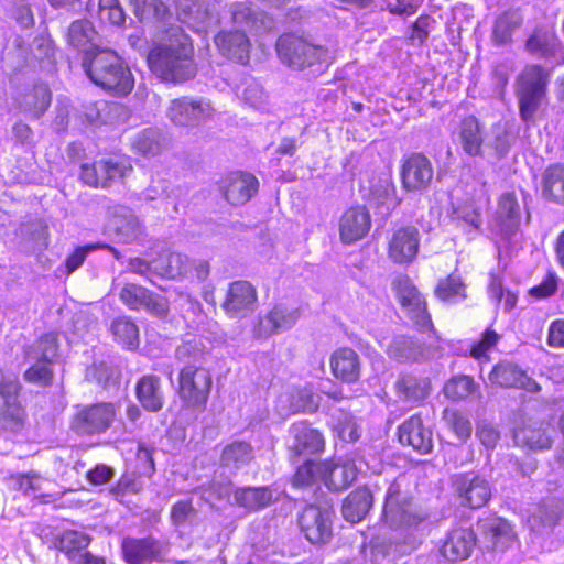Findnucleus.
<instances>
[{"mask_svg": "<svg viewBox=\"0 0 564 564\" xmlns=\"http://www.w3.org/2000/svg\"><path fill=\"white\" fill-rule=\"evenodd\" d=\"M429 514L415 505L405 476H399L389 486L382 510L384 524L395 532V552H411L425 534Z\"/></svg>", "mask_w": 564, "mask_h": 564, "instance_id": "obj_1", "label": "nucleus"}, {"mask_svg": "<svg viewBox=\"0 0 564 564\" xmlns=\"http://www.w3.org/2000/svg\"><path fill=\"white\" fill-rule=\"evenodd\" d=\"M166 33V40L148 54L150 69L169 83L178 84L194 78L197 65L192 40L180 26H172Z\"/></svg>", "mask_w": 564, "mask_h": 564, "instance_id": "obj_2", "label": "nucleus"}, {"mask_svg": "<svg viewBox=\"0 0 564 564\" xmlns=\"http://www.w3.org/2000/svg\"><path fill=\"white\" fill-rule=\"evenodd\" d=\"M89 79L115 96H127L134 87V78L123 59L112 50L101 48L86 53L82 62Z\"/></svg>", "mask_w": 564, "mask_h": 564, "instance_id": "obj_3", "label": "nucleus"}, {"mask_svg": "<svg viewBox=\"0 0 564 564\" xmlns=\"http://www.w3.org/2000/svg\"><path fill=\"white\" fill-rule=\"evenodd\" d=\"M230 11L235 25L241 30L218 33L215 36V44L224 56L245 65L250 57V42L245 32L259 30V14L246 2L234 3Z\"/></svg>", "mask_w": 564, "mask_h": 564, "instance_id": "obj_4", "label": "nucleus"}, {"mask_svg": "<svg viewBox=\"0 0 564 564\" xmlns=\"http://www.w3.org/2000/svg\"><path fill=\"white\" fill-rule=\"evenodd\" d=\"M547 83L549 74L538 65L527 66L517 78L519 113L528 126L534 122L535 113L545 99Z\"/></svg>", "mask_w": 564, "mask_h": 564, "instance_id": "obj_5", "label": "nucleus"}, {"mask_svg": "<svg viewBox=\"0 0 564 564\" xmlns=\"http://www.w3.org/2000/svg\"><path fill=\"white\" fill-rule=\"evenodd\" d=\"M276 52L281 62L294 69L317 65L316 70L321 72L329 64L327 50L293 34H284L278 39Z\"/></svg>", "mask_w": 564, "mask_h": 564, "instance_id": "obj_6", "label": "nucleus"}, {"mask_svg": "<svg viewBox=\"0 0 564 564\" xmlns=\"http://www.w3.org/2000/svg\"><path fill=\"white\" fill-rule=\"evenodd\" d=\"M379 474L381 471L380 463L366 462L358 454H349L338 458L337 462H323L321 465V481L329 490L339 491L350 486L359 474Z\"/></svg>", "mask_w": 564, "mask_h": 564, "instance_id": "obj_7", "label": "nucleus"}, {"mask_svg": "<svg viewBox=\"0 0 564 564\" xmlns=\"http://www.w3.org/2000/svg\"><path fill=\"white\" fill-rule=\"evenodd\" d=\"M393 289L401 305L402 313L421 333L429 338L435 335L432 319L426 308V301L406 275L393 281Z\"/></svg>", "mask_w": 564, "mask_h": 564, "instance_id": "obj_8", "label": "nucleus"}, {"mask_svg": "<svg viewBox=\"0 0 564 564\" xmlns=\"http://www.w3.org/2000/svg\"><path fill=\"white\" fill-rule=\"evenodd\" d=\"M213 379L210 372L203 367L186 366L178 376L177 393L184 406L203 411L206 406Z\"/></svg>", "mask_w": 564, "mask_h": 564, "instance_id": "obj_9", "label": "nucleus"}, {"mask_svg": "<svg viewBox=\"0 0 564 564\" xmlns=\"http://www.w3.org/2000/svg\"><path fill=\"white\" fill-rule=\"evenodd\" d=\"M522 220V205L514 192L503 193L496 210V226L501 239L498 242V254L501 258L510 245L518 241L519 228Z\"/></svg>", "mask_w": 564, "mask_h": 564, "instance_id": "obj_10", "label": "nucleus"}, {"mask_svg": "<svg viewBox=\"0 0 564 564\" xmlns=\"http://www.w3.org/2000/svg\"><path fill=\"white\" fill-rule=\"evenodd\" d=\"M117 417V408L111 402H100L82 408L73 420V429L80 435L105 433Z\"/></svg>", "mask_w": 564, "mask_h": 564, "instance_id": "obj_11", "label": "nucleus"}, {"mask_svg": "<svg viewBox=\"0 0 564 564\" xmlns=\"http://www.w3.org/2000/svg\"><path fill=\"white\" fill-rule=\"evenodd\" d=\"M334 510L332 507L310 505L299 517V525L312 544H326L333 535Z\"/></svg>", "mask_w": 564, "mask_h": 564, "instance_id": "obj_12", "label": "nucleus"}, {"mask_svg": "<svg viewBox=\"0 0 564 564\" xmlns=\"http://www.w3.org/2000/svg\"><path fill=\"white\" fill-rule=\"evenodd\" d=\"M215 113L212 104L204 98L182 97L171 101L166 116L175 126L195 127Z\"/></svg>", "mask_w": 564, "mask_h": 564, "instance_id": "obj_13", "label": "nucleus"}, {"mask_svg": "<svg viewBox=\"0 0 564 564\" xmlns=\"http://www.w3.org/2000/svg\"><path fill=\"white\" fill-rule=\"evenodd\" d=\"M321 394L314 391L312 384L286 387L278 397L276 410L280 415L289 416L299 412L314 413L321 405Z\"/></svg>", "mask_w": 564, "mask_h": 564, "instance_id": "obj_14", "label": "nucleus"}, {"mask_svg": "<svg viewBox=\"0 0 564 564\" xmlns=\"http://www.w3.org/2000/svg\"><path fill=\"white\" fill-rule=\"evenodd\" d=\"M434 171L431 161L421 153L404 156L401 165V182L409 192L426 189L433 178Z\"/></svg>", "mask_w": 564, "mask_h": 564, "instance_id": "obj_15", "label": "nucleus"}, {"mask_svg": "<svg viewBox=\"0 0 564 564\" xmlns=\"http://www.w3.org/2000/svg\"><path fill=\"white\" fill-rule=\"evenodd\" d=\"M420 241L421 235L416 227H400L389 239L388 256L395 263H411L419 252Z\"/></svg>", "mask_w": 564, "mask_h": 564, "instance_id": "obj_16", "label": "nucleus"}, {"mask_svg": "<svg viewBox=\"0 0 564 564\" xmlns=\"http://www.w3.org/2000/svg\"><path fill=\"white\" fill-rule=\"evenodd\" d=\"M119 297L130 310H144L158 317H163L167 313V305L163 299L134 283L122 286Z\"/></svg>", "mask_w": 564, "mask_h": 564, "instance_id": "obj_17", "label": "nucleus"}, {"mask_svg": "<svg viewBox=\"0 0 564 564\" xmlns=\"http://www.w3.org/2000/svg\"><path fill=\"white\" fill-rule=\"evenodd\" d=\"M257 293L247 281L232 282L228 289L223 308L232 318H241L251 313L256 307Z\"/></svg>", "mask_w": 564, "mask_h": 564, "instance_id": "obj_18", "label": "nucleus"}, {"mask_svg": "<svg viewBox=\"0 0 564 564\" xmlns=\"http://www.w3.org/2000/svg\"><path fill=\"white\" fill-rule=\"evenodd\" d=\"M129 169L113 159L100 160L93 164H83L82 181L93 187H106L110 181L126 176Z\"/></svg>", "mask_w": 564, "mask_h": 564, "instance_id": "obj_19", "label": "nucleus"}, {"mask_svg": "<svg viewBox=\"0 0 564 564\" xmlns=\"http://www.w3.org/2000/svg\"><path fill=\"white\" fill-rule=\"evenodd\" d=\"M290 435L292 441L289 449L294 456L319 454L324 449L325 441L322 433L312 429L305 421L293 423Z\"/></svg>", "mask_w": 564, "mask_h": 564, "instance_id": "obj_20", "label": "nucleus"}, {"mask_svg": "<svg viewBox=\"0 0 564 564\" xmlns=\"http://www.w3.org/2000/svg\"><path fill=\"white\" fill-rule=\"evenodd\" d=\"M491 384L502 388H519L531 393L541 390L540 384L530 378L525 371L511 362H500L489 373Z\"/></svg>", "mask_w": 564, "mask_h": 564, "instance_id": "obj_21", "label": "nucleus"}, {"mask_svg": "<svg viewBox=\"0 0 564 564\" xmlns=\"http://www.w3.org/2000/svg\"><path fill=\"white\" fill-rule=\"evenodd\" d=\"M106 231L113 234L117 241L130 243L142 236L143 227L131 209L118 206L106 226Z\"/></svg>", "mask_w": 564, "mask_h": 564, "instance_id": "obj_22", "label": "nucleus"}, {"mask_svg": "<svg viewBox=\"0 0 564 564\" xmlns=\"http://www.w3.org/2000/svg\"><path fill=\"white\" fill-rule=\"evenodd\" d=\"M462 503L470 508L485 506L491 496L489 484L478 476L460 475L455 480Z\"/></svg>", "mask_w": 564, "mask_h": 564, "instance_id": "obj_23", "label": "nucleus"}, {"mask_svg": "<svg viewBox=\"0 0 564 564\" xmlns=\"http://www.w3.org/2000/svg\"><path fill=\"white\" fill-rule=\"evenodd\" d=\"M299 317L297 310L290 308L284 304H276L263 317L254 330L257 337H269L272 334L284 332L291 328Z\"/></svg>", "mask_w": 564, "mask_h": 564, "instance_id": "obj_24", "label": "nucleus"}, {"mask_svg": "<svg viewBox=\"0 0 564 564\" xmlns=\"http://www.w3.org/2000/svg\"><path fill=\"white\" fill-rule=\"evenodd\" d=\"M399 440L420 454H427L433 447L432 431L423 425L420 415H412L400 425Z\"/></svg>", "mask_w": 564, "mask_h": 564, "instance_id": "obj_25", "label": "nucleus"}, {"mask_svg": "<svg viewBox=\"0 0 564 564\" xmlns=\"http://www.w3.org/2000/svg\"><path fill=\"white\" fill-rule=\"evenodd\" d=\"M122 552L128 564H144L161 560L163 556L162 544L152 539H124Z\"/></svg>", "mask_w": 564, "mask_h": 564, "instance_id": "obj_26", "label": "nucleus"}, {"mask_svg": "<svg viewBox=\"0 0 564 564\" xmlns=\"http://www.w3.org/2000/svg\"><path fill=\"white\" fill-rule=\"evenodd\" d=\"M476 545V535L470 529L455 528L451 530L441 549L448 561H463L470 556Z\"/></svg>", "mask_w": 564, "mask_h": 564, "instance_id": "obj_27", "label": "nucleus"}, {"mask_svg": "<svg viewBox=\"0 0 564 564\" xmlns=\"http://www.w3.org/2000/svg\"><path fill=\"white\" fill-rule=\"evenodd\" d=\"M370 228V216L365 207L356 206L347 209L339 224L340 239L344 243H352L361 239Z\"/></svg>", "mask_w": 564, "mask_h": 564, "instance_id": "obj_28", "label": "nucleus"}, {"mask_svg": "<svg viewBox=\"0 0 564 564\" xmlns=\"http://www.w3.org/2000/svg\"><path fill=\"white\" fill-rule=\"evenodd\" d=\"M454 135V140L467 155L480 156L482 154L484 129L476 117L464 118Z\"/></svg>", "mask_w": 564, "mask_h": 564, "instance_id": "obj_29", "label": "nucleus"}, {"mask_svg": "<svg viewBox=\"0 0 564 564\" xmlns=\"http://www.w3.org/2000/svg\"><path fill=\"white\" fill-rule=\"evenodd\" d=\"M258 186L259 182L252 174L236 172L229 176L224 196L231 205L245 204L257 193Z\"/></svg>", "mask_w": 564, "mask_h": 564, "instance_id": "obj_30", "label": "nucleus"}, {"mask_svg": "<svg viewBox=\"0 0 564 564\" xmlns=\"http://www.w3.org/2000/svg\"><path fill=\"white\" fill-rule=\"evenodd\" d=\"M333 375L344 382H356L360 376L359 358L350 348H339L330 357Z\"/></svg>", "mask_w": 564, "mask_h": 564, "instance_id": "obj_31", "label": "nucleus"}, {"mask_svg": "<svg viewBox=\"0 0 564 564\" xmlns=\"http://www.w3.org/2000/svg\"><path fill=\"white\" fill-rule=\"evenodd\" d=\"M135 394L144 410L159 412L164 404L161 380L158 376L145 375L137 383Z\"/></svg>", "mask_w": 564, "mask_h": 564, "instance_id": "obj_32", "label": "nucleus"}, {"mask_svg": "<svg viewBox=\"0 0 564 564\" xmlns=\"http://www.w3.org/2000/svg\"><path fill=\"white\" fill-rule=\"evenodd\" d=\"M97 32L93 23L88 20L74 21L67 33V41L70 46L77 48L86 56V53H95L97 50H101L97 43Z\"/></svg>", "mask_w": 564, "mask_h": 564, "instance_id": "obj_33", "label": "nucleus"}, {"mask_svg": "<svg viewBox=\"0 0 564 564\" xmlns=\"http://www.w3.org/2000/svg\"><path fill=\"white\" fill-rule=\"evenodd\" d=\"M480 530L491 542L494 549L505 550L514 539V532L506 520L499 517H491L478 522Z\"/></svg>", "mask_w": 564, "mask_h": 564, "instance_id": "obj_34", "label": "nucleus"}, {"mask_svg": "<svg viewBox=\"0 0 564 564\" xmlns=\"http://www.w3.org/2000/svg\"><path fill=\"white\" fill-rule=\"evenodd\" d=\"M20 384L17 382L14 389L4 393L0 403V422L4 429L17 431L23 425L25 412L18 400Z\"/></svg>", "mask_w": 564, "mask_h": 564, "instance_id": "obj_35", "label": "nucleus"}, {"mask_svg": "<svg viewBox=\"0 0 564 564\" xmlns=\"http://www.w3.org/2000/svg\"><path fill=\"white\" fill-rule=\"evenodd\" d=\"M52 94L46 84H37L18 100L19 108L32 118H40L50 107Z\"/></svg>", "mask_w": 564, "mask_h": 564, "instance_id": "obj_36", "label": "nucleus"}, {"mask_svg": "<svg viewBox=\"0 0 564 564\" xmlns=\"http://www.w3.org/2000/svg\"><path fill=\"white\" fill-rule=\"evenodd\" d=\"M378 341L389 357L398 361L416 360L422 355V346L411 337L398 335L392 338L383 337Z\"/></svg>", "mask_w": 564, "mask_h": 564, "instance_id": "obj_37", "label": "nucleus"}, {"mask_svg": "<svg viewBox=\"0 0 564 564\" xmlns=\"http://www.w3.org/2000/svg\"><path fill=\"white\" fill-rule=\"evenodd\" d=\"M395 390L400 401L414 405L427 397L430 382L426 378L404 375L397 381Z\"/></svg>", "mask_w": 564, "mask_h": 564, "instance_id": "obj_38", "label": "nucleus"}, {"mask_svg": "<svg viewBox=\"0 0 564 564\" xmlns=\"http://www.w3.org/2000/svg\"><path fill=\"white\" fill-rule=\"evenodd\" d=\"M372 505V495L366 487L357 488L343 502L341 512L345 520L357 523L368 513Z\"/></svg>", "mask_w": 564, "mask_h": 564, "instance_id": "obj_39", "label": "nucleus"}, {"mask_svg": "<svg viewBox=\"0 0 564 564\" xmlns=\"http://www.w3.org/2000/svg\"><path fill=\"white\" fill-rule=\"evenodd\" d=\"M234 503L248 511L262 509L273 500L272 490L269 487L238 488L232 494Z\"/></svg>", "mask_w": 564, "mask_h": 564, "instance_id": "obj_40", "label": "nucleus"}, {"mask_svg": "<svg viewBox=\"0 0 564 564\" xmlns=\"http://www.w3.org/2000/svg\"><path fill=\"white\" fill-rule=\"evenodd\" d=\"M134 15L144 23H165L171 17L163 0H127Z\"/></svg>", "mask_w": 564, "mask_h": 564, "instance_id": "obj_41", "label": "nucleus"}, {"mask_svg": "<svg viewBox=\"0 0 564 564\" xmlns=\"http://www.w3.org/2000/svg\"><path fill=\"white\" fill-rule=\"evenodd\" d=\"M542 194L546 199L564 205V165L549 166L542 176Z\"/></svg>", "mask_w": 564, "mask_h": 564, "instance_id": "obj_42", "label": "nucleus"}, {"mask_svg": "<svg viewBox=\"0 0 564 564\" xmlns=\"http://www.w3.org/2000/svg\"><path fill=\"white\" fill-rule=\"evenodd\" d=\"M110 330L115 341L123 348L129 350L138 348L140 343L139 328L132 319L128 317H118L111 323Z\"/></svg>", "mask_w": 564, "mask_h": 564, "instance_id": "obj_43", "label": "nucleus"}, {"mask_svg": "<svg viewBox=\"0 0 564 564\" xmlns=\"http://www.w3.org/2000/svg\"><path fill=\"white\" fill-rule=\"evenodd\" d=\"M253 457L252 447L243 441H234L226 445L221 453V464L229 469H239Z\"/></svg>", "mask_w": 564, "mask_h": 564, "instance_id": "obj_44", "label": "nucleus"}, {"mask_svg": "<svg viewBox=\"0 0 564 564\" xmlns=\"http://www.w3.org/2000/svg\"><path fill=\"white\" fill-rule=\"evenodd\" d=\"M192 269L189 259L178 252L170 253L164 260L155 264V273L166 279H177L186 275Z\"/></svg>", "mask_w": 564, "mask_h": 564, "instance_id": "obj_45", "label": "nucleus"}, {"mask_svg": "<svg viewBox=\"0 0 564 564\" xmlns=\"http://www.w3.org/2000/svg\"><path fill=\"white\" fill-rule=\"evenodd\" d=\"M235 91L246 105L252 108L261 109L265 105L267 95L258 80L251 76H245Z\"/></svg>", "mask_w": 564, "mask_h": 564, "instance_id": "obj_46", "label": "nucleus"}, {"mask_svg": "<svg viewBox=\"0 0 564 564\" xmlns=\"http://www.w3.org/2000/svg\"><path fill=\"white\" fill-rule=\"evenodd\" d=\"M522 23V17L517 10L503 12L495 22L492 37L497 44H506L511 40L512 33Z\"/></svg>", "mask_w": 564, "mask_h": 564, "instance_id": "obj_47", "label": "nucleus"}, {"mask_svg": "<svg viewBox=\"0 0 564 564\" xmlns=\"http://www.w3.org/2000/svg\"><path fill=\"white\" fill-rule=\"evenodd\" d=\"M513 438L517 445L530 449H546L552 443L550 435L543 429H518L514 431Z\"/></svg>", "mask_w": 564, "mask_h": 564, "instance_id": "obj_48", "label": "nucleus"}, {"mask_svg": "<svg viewBox=\"0 0 564 564\" xmlns=\"http://www.w3.org/2000/svg\"><path fill=\"white\" fill-rule=\"evenodd\" d=\"M556 42L557 39L552 32L538 30L528 39L525 47L531 54L545 57L553 54Z\"/></svg>", "mask_w": 564, "mask_h": 564, "instance_id": "obj_49", "label": "nucleus"}, {"mask_svg": "<svg viewBox=\"0 0 564 564\" xmlns=\"http://www.w3.org/2000/svg\"><path fill=\"white\" fill-rule=\"evenodd\" d=\"M90 543V538L79 531L68 530L64 531L55 542V546L61 551L72 556L74 552L86 549Z\"/></svg>", "mask_w": 564, "mask_h": 564, "instance_id": "obj_50", "label": "nucleus"}, {"mask_svg": "<svg viewBox=\"0 0 564 564\" xmlns=\"http://www.w3.org/2000/svg\"><path fill=\"white\" fill-rule=\"evenodd\" d=\"M25 355L26 359L42 358L52 362L57 355L56 335L53 333L45 334L26 349Z\"/></svg>", "mask_w": 564, "mask_h": 564, "instance_id": "obj_51", "label": "nucleus"}, {"mask_svg": "<svg viewBox=\"0 0 564 564\" xmlns=\"http://www.w3.org/2000/svg\"><path fill=\"white\" fill-rule=\"evenodd\" d=\"M488 294L492 301L502 303L503 310L506 312H510L516 306L518 301L517 293L510 290H505L501 279L494 273L490 274Z\"/></svg>", "mask_w": 564, "mask_h": 564, "instance_id": "obj_52", "label": "nucleus"}, {"mask_svg": "<svg viewBox=\"0 0 564 564\" xmlns=\"http://www.w3.org/2000/svg\"><path fill=\"white\" fill-rule=\"evenodd\" d=\"M476 386L471 377L457 376L448 380L444 387V394L452 400L465 399L475 392Z\"/></svg>", "mask_w": 564, "mask_h": 564, "instance_id": "obj_53", "label": "nucleus"}, {"mask_svg": "<svg viewBox=\"0 0 564 564\" xmlns=\"http://www.w3.org/2000/svg\"><path fill=\"white\" fill-rule=\"evenodd\" d=\"M435 293L443 301L455 302L465 297V285L459 276L451 274L438 282Z\"/></svg>", "mask_w": 564, "mask_h": 564, "instance_id": "obj_54", "label": "nucleus"}, {"mask_svg": "<svg viewBox=\"0 0 564 564\" xmlns=\"http://www.w3.org/2000/svg\"><path fill=\"white\" fill-rule=\"evenodd\" d=\"M28 360L34 361V364L24 372V379L30 383L43 387L50 384L53 377L51 369L52 362L42 358H32Z\"/></svg>", "mask_w": 564, "mask_h": 564, "instance_id": "obj_55", "label": "nucleus"}, {"mask_svg": "<svg viewBox=\"0 0 564 564\" xmlns=\"http://www.w3.org/2000/svg\"><path fill=\"white\" fill-rule=\"evenodd\" d=\"M132 147L135 152L144 155H155L160 151L159 133L154 129H145L139 132L133 141Z\"/></svg>", "mask_w": 564, "mask_h": 564, "instance_id": "obj_56", "label": "nucleus"}, {"mask_svg": "<svg viewBox=\"0 0 564 564\" xmlns=\"http://www.w3.org/2000/svg\"><path fill=\"white\" fill-rule=\"evenodd\" d=\"M373 200L381 205L386 212L395 208L400 200L395 197V187L389 177L381 178L372 191Z\"/></svg>", "mask_w": 564, "mask_h": 564, "instance_id": "obj_57", "label": "nucleus"}, {"mask_svg": "<svg viewBox=\"0 0 564 564\" xmlns=\"http://www.w3.org/2000/svg\"><path fill=\"white\" fill-rule=\"evenodd\" d=\"M101 248H107L110 250L111 253H113V256L116 258H118V251L112 248V247H109L107 245H101V243H90V245H86V246H83V247H78L72 254H69L65 261V274L66 275H69L72 274L74 271H76L84 262V260L86 259L87 254L94 250H97V249H101Z\"/></svg>", "mask_w": 564, "mask_h": 564, "instance_id": "obj_58", "label": "nucleus"}, {"mask_svg": "<svg viewBox=\"0 0 564 564\" xmlns=\"http://www.w3.org/2000/svg\"><path fill=\"white\" fill-rule=\"evenodd\" d=\"M178 306L182 310L183 317L194 326H198L204 322L205 315L202 305L193 299L188 293H181L178 296Z\"/></svg>", "mask_w": 564, "mask_h": 564, "instance_id": "obj_59", "label": "nucleus"}, {"mask_svg": "<svg viewBox=\"0 0 564 564\" xmlns=\"http://www.w3.org/2000/svg\"><path fill=\"white\" fill-rule=\"evenodd\" d=\"M444 420L459 440H466L471 434L470 421L456 410L444 411Z\"/></svg>", "mask_w": 564, "mask_h": 564, "instance_id": "obj_60", "label": "nucleus"}, {"mask_svg": "<svg viewBox=\"0 0 564 564\" xmlns=\"http://www.w3.org/2000/svg\"><path fill=\"white\" fill-rule=\"evenodd\" d=\"M323 462L306 460L297 467L294 475V484L296 486H306L321 480V465Z\"/></svg>", "mask_w": 564, "mask_h": 564, "instance_id": "obj_61", "label": "nucleus"}, {"mask_svg": "<svg viewBox=\"0 0 564 564\" xmlns=\"http://www.w3.org/2000/svg\"><path fill=\"white\" fill-rule=\"evenodd\" d=\"M180 20L187 24L191 29L195 30L196 32H207L210 25L209 13L207 12V10L200 11L199 8L196 9L195 14L192 8H189L188 11L183 9L182 13L180 14Z\"/></svg>", "mask_w": 564, "mask_h": 564, "instance_id": "obj_62", "label": "nucleus"}, {"mask_svg": "<svg viewBox=\"0 0 564 564\" xmlns=\"http://www.w3.org/2000/svg\"><path fill=\"white\" fill-rule=\"evenodd\" d=\"M334 427L338 436L345 442H355L360 436L355 417L348 413H340V417H338Z\"/></svg>", "mask_w": 564, "mask_h": 564, "instance_id": "obj_63", "label": "nucleus"}, {"mask_svg": "<svg viewBox=\"0 0 564 564\" xmlns=\"http://www.w3.org/2000/svg\"><path fill=\"white\" fill-rule=\"evenodd\" d=\"M42 478L34 473L20 474L12 477L13 488L21 490L24 495H33L41 490Z\"/></svg>", "mask_w": 564, "mask_h": 564, "instance_id": "obj_64", "label": "nucleus"}]
</instances>
